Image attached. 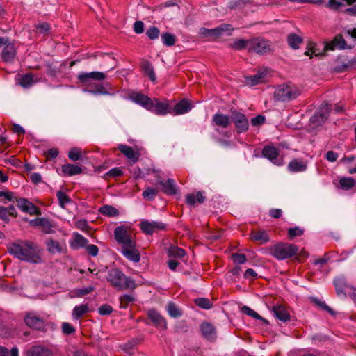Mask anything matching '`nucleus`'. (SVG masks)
Masks as SVG:
<instances>
[{
  "instance_id": "nucleus-1",
  "label": "nucleus",
  "mask_w": 356,
  "mask_h": 356,
  "mask_svg": "<svg viewBox=\"0 0 356 356\" xmlns=\"http://www.w3.org/2000/svg\"><path fill=\"white\" fill-rule=\"evenodd\" d=\"M42 249L35 242L25 240L9 245L8 252L19 260L31 264H41Z\"/></svg>"
},
{
  "instance_id": "nucleus-2",
  "label": "nucleus",
  "mask_w": 356,
  "mask_h": 356,
  "mask_svg": "<svg viewBox=\"0 0 356 356\" xmlns=\"http://www.w3.org/2000/svg\"><path fill=\"white\" fill-rule=\"evenodd\" d=\"M106 278L112 286L118 290H134L136 288L135 281L118 268L111 269Z\"/></svg>"
},
{
  "instance_id": "nucleus-3",
  "label": "nucleus",
  "mask_w": 356,
  "mask_h": 356,
  "mask_svg": "<svg viewBox=\"0 0 356 356\" xmlns=\"http://www.w3.org/2000/svg\"><path fill=\"white\" fill-rule=\"evenodd\" d=\"M268 253L279 260L289 259L295 256L298 248L294 244L279 243L266 249Z\"/></svg>"
},
{
  "instance_id": "nucleus-4",
  "label": "nucleus",
  "mask_w": 356,
  "mask_h": 356,
  "mask_svg": "<svg viewBox=\"0 0 356 356\" xmlns=\"http://www.w3.org/2000/svg\"><path fill=\"white\" fill-rule=\"evenodd\" d=\"M300 95L298 87L291 83L282 84L274 92V99L277 102H286L297 98Z\"/></svg>"
},
{
  "instance_id": "nucleus-5",
  "label": "nucleus",
  "mask_w": 356,
  "mask_h": 356,
  "mask_svg": "<svg viewBox=\"0 0 356 356\" xmlns=\"http://www.w3.org/2000/svg\"><path fill=\"white\" fill-rule=\"evenodd\" d=\"M273 51L270 41L261 38L256 37L250 39L249 52H254L257 54H268Z\"/></svg>"
},
{
  "instance_id": "nucleus-6",
  "label": "nucleus",
  "mask_w": 356,
  "mask_h": 356,
  "mask_svg": "<svg viewBox=\"0 0 356 356\" xmlns=\"http://www.w3.org/2000/svg\"><path fill=\"white\" fill-rule=\"evenodd\" d=\"M332 109V104L323 103L311 117L309 123L313 127L321 126L327 120Z\"/></svg>"
},
{
  "instance_id": "nucleus-7",
  "label": "nucleus",
  "mask_w": 356,
  "mask_h": 356,
  "mask_svg": "<svg viewBox=\"0 0 356 356\" xmlns=\"http://www.w3.org/2000/svg\"><path fill=\"white\" fill-rule=\"evenodd\" d=\"M231 120L234 123L238 134L246 132L249 129V121L247 116L236 109H231Z\"/></svg>"
},
{
  "instance_id": "nucleus-8",
  "label": "nucleus",
  "mask_w": 356,
  "mask_h": 356,
  "mask_svg": "<svg viewBox=\"0 0 356 356\" xmlns=\"http://www.w3.org/2000/svg\"><path fill=\"white\" fill-rule=\"evenodd\" d=\"M234 30V28L231 24H223L220 26L215 28V29H207V28H201L200 29V34L204 37H209L212 36L215 38H218L222 35H224L225 33L228 36L232 35V31Z\"/></svg>"
},
{
  "instance_id": "nucleus-9",
  "label": "nucleus",
  "mask_w": 356,
  "mask_h": 356,
  "mask_svg": "<svg viewBox=\"0 0 356 356\" xmlns=\"http://www.w3.org/2000/svg\"><path fill=\"white\" fill-rule=\"evenodd\" d=\"M114 237L116 241L122 245V247L127 246L135 242L131 237V233L124 226H118L115 229Z\"/></svg>"
},
{
  "instance_id": "nucleus-10",
  "label": "nucleus",
  "mask_w": 356,
  "mask_h": 356,
  "mask_svg": "<svg viewBox=\"0 0 356 356\" xmlns=\"http://www.w3.org/2000/svg\"><path fill=\"white\" fill-rule=\"evenodd\" d=\"M140 227L143 233L152 234L159 230H165L166 229V225L161 222L143 220L140 222Z\"/></svg>"
},
{
  "instance_id": "nucleus-11",
  "label": "nucleus",
  "mask_w": 356,
  "mask_h": 356,
  "mask_svg": "<svg viewBox=\"0 0 356 356\" xmlns=\"http://www.w3.org/2000/svg\"><path fill=\"white\" fill-rule=\"evenodd\" d=\"M106 78V75L101 72H82L79 74L77 79L79 82L83 85L89 84L92 81H103Z\"/></svg>"
},
{
  "instance_id": "nucleus-12",
  "label": "nucleus",
  "mask_w": 356,
  "mask_h": 356,
  "mask_svg": "<svg viewBox=\"0 0 356 356\" xmlns=\"http://www.w3.org/2000/svg\"><path fill=\"white\" fill-rule=\"evenodd\" d=\"M24 323L30 328L42 330L44 327V321L33 312H28L24 317Z\"/></svg>"
},
{
  "instance_id": "nucleus-13",
  "label": "nucleus",
  "mask_w": 356,
  "mask_h": 356,
  "mask_svg": "<svg viewBox=\"0 0 356 356\" xmlns=\"http://www.w3.org/2000/svg\"><path fill=\"white\" fill-rule=\"evenodd\" d=\"M17 206L24 213L30 215H40L41 210L26 198L16 200Z\"/></svg>"
},
{
  "instance_id": "nucleus-14",
  "label": "nucleus",
  "mask_w": 356,
  "mask_h": 356,
  "mask_svg": "<svg viewBox=\"0 0 356 356\" xmlns=\"http://www.w3.org/2000/svg\"><path fill=\"white\" fill-rule=\"evenodd\" d=\"M350 48V47H348L347 45L343 35L341 34H338L334 38V39L332 41L325 43L323 51H333L335 49H348Z\"/></svg>"
},
{
  "instance_id": "nucleus-15",
  "label": "nucleus",
  "mask_w": 356,
  "mask_h": 356,
  "mask_svg": "<svg viewBox=\"0 0 356 356\" xmlns=\"http://www.w3.org/2000/svg\"><path fill=\"white\" fill-rule=\"evenodd\" d=\"M149 111L159 115H164L167 113L171 114V112H172L168 101L159 102L157 99H153L152 108H149Z\"/></svg>"
},
{
  "instance_id": "nucleus-16",
  "label": "nucleus",
  "mask_w": 356,
  "mask_h": 356,
  "mask_svg": "<svg viewBox=\"0 0 356 356\" xmlns=\"http://www.w3.org/2000/svg\"><path fill=\"white\" fill-rule=\"evenodd\" d=\"M136 241L128 245L127 246L122 247V254L129 260L137 263L140 261V254L138 250L136 248Z\"/></svg>"
},
{
  "instance_id": "nucleus-17",
  "label": "nucleus",
  "mask_w": 356,
  "mask_h": 356,
  "mask_svg": "<svg viewBox=\"0 0 356 356\" xmlns=\"http://www.w3.org/2000/svg\"><path fill=\"white\" fill-rule=\"evenodd\" d=\"M147 316L156 327L161 330H165L167 328L166 320L156 310H149L147 312Z\"/></svg>"
},
{
  "instance_id": "nucleus-18",
  "label": "nucleus",
  "mask_w": 356,
  "mask_h": 356,
  "mask_svg": "<svg viewBox=\"0 0 356 356\" xmlns=\"http://www.w3.org/2000/svg\"><path fill=\"white\" fill-rule=\"evenodd\" d=\"M250 236L252 241L257 242L260 245L266 244L270 241L267 231L261 229L252 230Z\"/></svg>"
},
{
  "instance_id": "nucleus-19",
  "label": "nucleus",
  "mask_w": 356,
  "mask_h": 356,
  "mask_svg": "<svg viewBox=\"0 0 356 356\" xmlns=\"http://www.w3.org/2000/svg\"><path fill=\"white\" fill-rule=\"evenodd\" d=\"M262 156L270 160L274 164L280 165L282 162L278 161L277 157L279 155V150L277 148L271 146L266 145L262 149Z\"/></svg>"
},
{
  "instance_id": "nucleus-20",
  "label": "nucleus",
  "mask_w": 356,
  "mask_h": 356,
  "mask_svg": "<svg viewBox=\"0 0 356 356\" xmlns=\"http://www.w3.org/2000/svg\"><path fill=\"white\" fill-rule=\"evenodd\" d=\"M192 108L190 101L187 99H183L177 102L173 107L171 106V114L182 115L188 113Z\"/></svg>"
},
{
  "instance_id": "nucleus-21",
  "label": "nucleus",
  "mask_w": 356,
  "mask_h": 356,
  "mask_svg": "<svg viewBox=\"0 0 356 356\" xmlns=\"http://www.w3.org/2000/svg\"><path fill=\"white\" fill-rule=\"evenodd\" d=\"M118 149L132 163H135L138 161L140 154L138 151H134L131 147L120 144Z\"/></svg>"
},
{
  "instance_id": "nucleus-22",
  "label": "nucleus",
  "mask_w": 356,
  "mask_h": 356,
  "mask_svg": "<svg viewBox=\"0 0 356 356\" xmlns=\"http://www.w3.org/2000/svg\"><path fill=\"white\" fill-rule=\"evenodd\" d=\"M212 122L217 127L225 129L227 128L231 122V115L228 116L222 113H216L212 118Z\"/></svg>"
},
{
  "instance_id": "nucleus-23",
  "label": "nucleus",
  "mask_w": 356,
  "mask_h": 356,
  "mask_svg": "<svg viewBox=\"0 0 356 356\" xmlns=\"http://www.w3.org/2000/svg\"><path fill=\"white\" fill-rule=\"evenodd\" d=\"M133 101L142 106L145 108L149 111V108H152V101L150 97L140 92H136L131 96Z\"/></svg>"
},
{
  "instance_id": "nucleus-24",
  "label": "nucleus",
  "mask_w": 356,
  "mask_h": 356,
  "mask_svg": "<svg viewBox=\"0 0 356 356\" xmlns=\"http://www.w3.org/2000/svg\"><path fill=\"white\" fill-rule=\"evenodd\" d=\"M17 52L13 43L7 44L1 52V59L6 63H13L15 60Z\"/></svg>"
},
{
  "instance_id": "nucleus-25",
  "label": "nucleus",
  "mask_w": 356,
  "mask_h": 356,
  "mask_svg": "<svg viewBox=\"0 0 356 356\" xmlns=\"http://www.w3.org/2000/svg\"><path fill=\"white\" fill-rule=\"evenodd\" d=\"M272 312L277 319L285 323L290 320L291 315L286 308L282 305H276L273 307Z\"/></svg>"
},
{
  "instance_id": "nucleus-26",
  "label": "nucleus",
  "mask_w": 356,
  "mask_h": 356,
  "mask_svg": "<svg viewBox=\"0 0 356 356\" xmlns=\"http://www.w3.org/2000/svg\"><path fill=\"white\" fill-rule=\"evenodd\" d=\"M52 352L42 346H33L28 349L25 356H51Z\"/></svg>"
},
{
  "instance_id": "nucleus-27",
  "label": "nucleus",
  "mask_w": 356,
  "mask_h": 356,
  "mask_svg": "<svg viewBox=\"0 0 356 356\" xmlns=\"http://www.w3.org/2000/svg\"><path fill=\"white\" fill-rule=\"evenodd\" d=\"M336 293L338 296L346 298V290L348 288L346 280L343 276H339L334 280Z\"/></svg>"
},
{
  "instance_id": "nucleus-28",
  "label": "nucleus",
  "mask_w": 356,
  "mask_h": 356,
  "mask_svg": "<svg viewBox=\"0 0 356 356\" xmlns=\"http://www.w3.org/2000/svg\"><path fill=\"white\" fill-rule=\"evenodd\" d=\"M157 185L161 186L162 191L168 195L177 193L175 181L172 179H168L166 181H159Z\"/></svg>"
},
{
  "instance_id": "nucleus-29",
  "label": "nucleus",
  "mask_w": 356,
  "mask_h": 356,
  "mask_svg": "<svg viewBox=\"0 0 356 356\" xmlns=\"http://www.w3.org/2000/svg\"><path fill=\"white\" fill-rule=\"evenodd\" d=\"M307 168V162L297 159L291 160L288 165V170L291 172H304Z\"/></svg>"
},
{
  "instance_id": "nucleus-30",
  "label": "nucleus",
  "mask_w": 356,
  "mask_h": 356,
  "mask_svg": "<svg viewBox=\"0 0 356 356\" xmlns=\"http://www.w3.org/2000/svg\"><path fill=\"white\" fill-rule=\"evenodd\" d=\"M200 330L206 339L211 340L215 338L216 330L212 324L208 322H203L200 325Z\"/></svg>"
},
{
  "instance_id": "nucleus-31",
  "label": "nucleus",
  "mask_w": 356,
  "mask_h": 356,
  "mask_svg": "<svg viewBox=\"0 0 356 356\" xmlns=\"http://www.w3.org/2000/svg\"><path fill=\"white\" fill-rule=\"evenodd\" d=\"M61 170L64 175L68 176H74L82 172L81 166L71 163L63 164L61 166Z\"/></svg>"
},
{
  "instance_id": "nucleus-32",
  "label": "nucleus",
  "mask_w": 356,
  "mask_h": 356,
  "mask_svg": "<svg viewBox=\"0 0 356 356\" xmlns=\"http://www.w3.org/2000/svg\"><path fill=\"white\" fill-rule=\"evenodd\" d=\"M204 200L205 197L200 191H198L196 195H194L193 193H189L186 196V202L190 206H194L196 202L202 204L204 202Z\"/></svg>"
},
{
  "instance_id": "nucleus-33",
  "label": "nucleus",
  "mask_w": 356,
  "mask_h": 356,
  "mask_svg": "<svg viewBox=\"0 0 356 356\" xmlns=\"http://www.w3.org/2000/svg\"><path fill=\"white\" fill-rule=\"evenodd\" d=\"M229 47L237 51L247 49L249 52L250 40L237 39L229 44Z\"/></svg>"
},
{
  "instance_id": "nucleus-34",
  "label": "nucleus",
  "mask_w": 356,
  "mask_h": 356,
  "mask_svg": "<svg viewBox=\"0 0 356 356\" xmlns=\"http://www.w3.org/2000/svg\"><path fill=\"white\" fill-rule=\"evenodd\" d=\"M99 212L108 217H116L119 215V211L111 205L106 204L99 208Z\"/></svg>"
},
{
  "instance_id": "nucleus-35",
  "label": "nucleus",
  "mask_w": 356,
  "mask_h": 356,
  "mask_svg": "<svg viewBox=\"0 0 356 356\" xmlns=\"http://www.w3.org/2000/svg\"><path fill=\"white\" fill-rule=\"evenodd\" d=\"M142 68L145 74L147 75L152 81L154 82L156 81V74L152 63L148 60H145L142 63Z\"/></svg>"
},
{
  "instance_id": "nucleus-36",
  "label": "nucleus",
  "mask_w": 356,
  "mask_h": 356,
  "mask_svg": "<svg viewBox=\"0 0 356 356\" xmlns=\"http://www.w3.org/2000/svg\"><path fill=\"white\" fill-rule=\"evenodd\" d=\"M302 41V37L296 33H290L287 36L288 44L294 49H298Z\"/></svg>"
},
{
  "instance_id": "nucleus-37",
  "label": "nucleus",
  "mask_w": 356,
  "mask_h": 356,
  "mask_svg": "<svg viewBox=\"0 0 356 356\" xmlns=\"http://www.w3.org/2000/svg\"><path fill=\"white\" fill-rule=\"evenodd\" d=\"M74 243L72 245L74 249L85 248L88 243V239L79 233H74Z\"/></svg>"
},
{
  "instance_id": "nucleus-38",
  "label": "nucleus",
  "mask_w": 356,
  "mask_h": 356,
  "mask_svg": "<svg viewBox=\"0 0 356 356\" xmlns=\"http://www.w3.org/2000/svg\"><path fill=\"white\" fill-rule=\"evenodd\" d=\"M89 312V307L87 304L81 305L74 307L72 311V316L74 319H79L83 315Z\"/></svg>"
},
{
  "instance_id": "nucleus-39",
  "label": "nucleus",
  "mask_w": 356,
  "mask_h": 356,
  "mask_svg": "<svg viewBox=\"0 0 356 356\" xmlns=\"http://www.w3.org/2000/svg\"><path fill=\"white\" fill-rule=\"evenodd\" d=\"M167 311L168 314L172 318H179L182 316L181 309L173 302H168L167 305Z\"/></svg>"
},
{
  "instance_id": "nucleus-40",
  "label": "nucleus",
  "mask_w": 356,
  "mask_h": 356,
  "mask_svg": "<svg viewBox=\"0 0 356 356\" xmlns=\"http://www.w3.org/2000/svg\"><path fill=\"white\" fill-rule=\"evenodd\" d=\"M305 55L309 56L310 58H312V55H315V56H323L325 55V53H316V43L309 41L307 43Z\"/></svg>"
},
{
  "instance_id": "nucleus-41",
  "label": "nucleus",
  "mask_w": 356,
  "mask_h": 356,
  "mask_svg": "<svg viewBox=\"0 0 356 356\" xmlns=\"http://www.w3.org/2000/svg\"><path fill=\"white\" fill-rule=\"evenodd\" d=\"M161 40L164 45L172 47L175 44L177 39L174 34L165 32L161 35Z\"/></svg>"
},
{
  "instance_id": "nucleus-42",
  "label": "nucleus",
  "mask_w": 356,
  "mask_h": 356,
  "mask_svg": "<svg viewBox=\"0 0 356 356\" xmlns=\"http://www.w3.org/2000/svg\"><path fill=\"white\" fill-rule=\"evenodd\" d=\"M241 311L246 315H248L251 317H253L256 319L262 321L266 325H268V321L261 317L259 314H257L254 310L252 309L248 306H243L241 308Z\"/></svg>"
},
{
  "instance_id": "nucleus-43",
  "label": "nucleus",
  "mask_w": 356,
  "mask_h": 356,
  "mask_svg": "<svg viewBox=\"0 0 356 356\" xmlns=\"http://www.w3.org/2000/svg\"><path fill=\"white\" fill-rule=\"evenodd\" d=\"M95 290V287L92 286H88L86 288L83 289H76L74 291L71 292L72 294L71 297H83L91 292H92Z\"/></svg>"
},
{
  "instance_id": "nucleus-44",
  "label": "nucleus",
  "mask_w": 356,
  "mask_h": 356,
  "mask_svg": "<svg viewBox=\"0 0 356 356\" xmlns=\"http://www.w3.org/2000/svg\"><path fill=\"white\" fill-rule=\"evenodd\" d=\"M40 227H41L42 232H44V234H52V233L55 232L54 230V225L52 221L48 218H44V220L40 225Z\"/></svg>"
},
{
  "instance_id": "nucleus-45",
  "label": "nucleus",
  "mask_w": 356,
  "mask_h": 356,
  "mask_svg": "<svg viewBox=\"0 0 356 356\" xmlns=\"http://www.w3.org/2000/svg\"><path fill=\"white\" fill-rule=\"evenodd\" d=\"M46 245L48 251L51 253H55L56 252H60L62 251V248L57 241L49 239L46 242Z\"/></svg>"
},
{
  "instance_id": "nucleus-46",
  "label": "nucleus",
  "mask_w": 356,
  "mask_h": 356,
  "mask_svg": "<svg viewBox=\"0 0 356 356\" xmlns=\"http://www.w3.org/2000/svg\"><path fill=\"white\" fill-rule=\"evenodd\" d=\"M355 184V181L352 177H343L339 180V185L341 188L345 190L351 189Z\"/></svg>"
},
{
  "instance_id": "nucleus-47",
  "label": "nucleus",
  "mask_w": 356,
  "mask_h": 356,
  "mask_svg": "<svg viewBox=\"0 0 356 356\" xmlns=\"http://www.w3.org/2000/svg\"><path fill=\"white\" fill-rule=\"evenodd\" d=\"M56 197L58 200L59 205L62 208H65L66 204L71 202L70 197L62 191H57Z\"/></svg>"
},
{
  "instance_id": "nucleus-48",
  "label": "nucleus",
  "mask_w": 356,
  "mask_h": 356,
  "mask_svg": "<svg viewBox=\"0 0 356 356\" xmlns=\"http://www.w3.org/2000/svg\"><path fill=\"white\" fill-rule=\"evenodd\" d=\"M185 255V251L177 246H171L168 250V256L170 257L181 258Z\"/></svg>"
},
{
  "instance_id": "nucleus-49",
  "label": "nucleus",
  "mask_w": 356,
  "mask_h": 356,
  "mask_svg": "<svg viewBox=\"0 0 356 356\" xmlns=\"http://www.w3.org/2000/svg\"><path fill=\"white\" fill-rule=\"evenodd\" d=\"M195 303L199 307L204 309H211L213 306L211 301L209 299L205 298H198L195 299Z\"/></svg>"
},
{
  "instance_id": "nucleus-50",
  "label": "nucleus",
  "mask_w": 356,
  "mask_h": 356,
  "mask_svg": "<svg viewBox=\"0 0 356 356\" xmlns=\"http://www.w3.org/2000/svg\"><path fill=\"white\" fill-rule=\"evenodd\" d=\"M159 193V190L151 187H147L143 192V197L147 200H153Z\"/></svg>"
},
{
  "instance_id": "nucleus-51",
  "label": "nucleus",
  "mask_w": 356,
  "mask_h": 356,
  "mask_svg": "<svg viewBox=\"0 0 356 356\" xmlns=\"http://www.w3.org/2000/svg\"><path fill=\"white\" fill-rule=\"evenodd\" d=\"M33 83V79L31 74L27 73L23 75L19 83L24 88H29Z\"/></svg>"
},
{
  "instance_id": "nucleus-52",
  "label": "nucleus",
  "mask_w": 356,
  "mask_h": 356,
  "mask_svg": "<svg viewBox=\"0 0 356 356\" xmlns=\"http://www.w3.org/2000/svg\"><path fill=\"white\" fill-rule=\"evenodd\" d=\"M81 150L79 147H73L68 152V158L73 161L81 159Z\"/></svg>"
},
{
  "instance_id": "nucleus-53",
  "label": "nucleus",
  "mask_w": 356,
  "mask_h": 356,
  "mask_svg": "<svg viewBox=\"0 0 356 356\" xmlns=\"http://www.w3.org/2000/svg\"><path fill=\"white\" fill-rule=\"evenodd\" d=\"M304 230L298 226L288 229V235L290 239H293L296 236H302Z\"/></svg>"
},
{
  "instance_id": "nucleus-54",
  "label": "nucleus",
  "mask_w": 356,
  "mask_h": 356,
  "mask_svg": "<svg viewBox=\"0 0 356 356\" xmlns=\"http://www.w3.org/2000/svg\"><path fill=\"white\" fill-rule=\"evenodd\" d=\"M159 34L160 31L156 26H151L146 31V35L150 40L157 39L159 38Z\"/></svg>"
},
{
  "instance_id": "nucleus-55",
  "label": "nucleus",
  "mask_w": 356,
  "mask_h": 356,
  "mask_svg": "<svg viewBox=\"0 0 356 356\" xmlns=\"http://www.w3.org/2000/svg\"><path fill=\"white\" fill-rule=\"evenodd\" d=\"M232 258L233 261L238 265L243 264L247 261L246 256L243 253H233Z\"/></svg>"
},
{
  "instance_id": "nucleus-56",
  "label": "nucleus",
  "mask_w": 356,
  "mask_h": 356,
  "mask_svg": "<svg viewBox=\"0 0 356 356\" xmlns=\"http://www.w3.org/2000/svg\"><path fill=\"white\" fill-rule=\"evenodd\" d=\"M265 76L264 72H258L256 74H254L253 76H250V85L251 86H255L259 83H261Z\"/></svg>"
},
{
  "instance_id": "nucleus-57",
  "label": "nucleus",
  "mask_w": 356,
  "mask_h": 356,
  "mask_svg": "<svg viewBox=\"0 0 356 356\" xmlns=\"http://www.w3.org/2000/svg\"><path fill=\"white\" fill-rule=\"evenodd\" d=\"M134 301V298L131 295H124L120 297V307L127 308L130 302Z\"/></svg>"
},
{
  "instance_id": "nucleus-58",
  "label": "nucleus",
  "mask_w": 356,
  "mask_h": 356,
  "mask_svg": "<svg viewBox=\"0 0 356 356\" xmlns=\"http://www.w3.org/2000/svg\"><path fill=\"white\" fill-rule=\"evenodd\" d=\"M112 307L108 304H104L101 305L98 309L99 314L102 316L109 315L112 313Z\"/></svg>"
},
{
  "instance_id": "nucleus-59",
  "label": "nucleus",
  "mask_w": 356,
  "mask_h": 356,
  "mask_svg": "<svg viewBox=\"0 0 356 356\" xmlns=\"http://www.w3.org/2000/svg\"><path fill=\"white\" fill-rule=\"evenodd\" d=\"M241 268L239 266H235L232 270L229 271L227 275L230 278L231 280L235 282L236 278L238 277Z\"/></svg>"
},
{
  "instance_id": "nucleus-60",
  "label": "nucleus",
  "mask_w": 356,
  "mask_h": 356,
  "mask_svg": "<svg viewBox=\"0 0 356 356\" xmlns=\"http://www.w3.org/2000/svg\"><path fill=\"white\" fill-rule=\"evenodd\" d=\"M85 248H86V250L87 253L89 255L92 256V257L97 256V254L99 253V248L97 245H93V244H90V245L87 244Z\"/></svg>"
},
{
  "instance_id": "nucleus-61",
  "label": "nucleus",
  "mask_w": 356,
  "mask_h": 356,
  "mask_svg": "<svg viewBox=\"0 0 356 356\" xmlns=\"http://www.w3.org/2000/svg\"><path fill=\"white\" fill-rule=\"evenodd\" d=\"M62 330L64 334H72L75 332L74 327L69 323L64 322L62 323Z\"/></svg>"
},
{
  "instance_id": "nucleus-62",
  "label": "nucleus",
  "mask_w": 356,
  "mask_h": 356,
  "mask_svg": "<svg viewBox=\"0 0 356 356\" xmlns=\"http://www.w3.org/2000/svg\"><path fill=\"white\" fill-rule=\"evenodd\" d=\"M251 124L252 126H259L265 122V117L262 115H258L251 119Z\"/></svg>"
},
{
  "instance_id": "nucleus-63",
  "label": "nucleus",
  "mask_w": 356,
  "mask_h": 356,
  "mask_svg": "<svg viewBox=\"0 0 356 356\" xmlns=\"http://www.w3.org/2000/svg\"><path fill=\"white\" fill-rule=\"evenodd\" d=\"M47 73L49 76L55 77L58 73V70L57 67L53 65L51 63L47 64Z\"/></svg>"
},
{
  "instance_id": "nucleus-64",
  "label": "nucleus",
  "mask_w": 356,
  "mask_h": 356,
  "mask_svg": "<svg viewBox=\"0 0 356 356\" xmlns=\"http://www.w3.org/2000/svg\"><path fill=\"white\" fill-rule=\"evenodd\" d=\"M35 28L40 33H46L50 30L49 24L46 22L38 24Z\"/></svg>"
}]
</instances>
